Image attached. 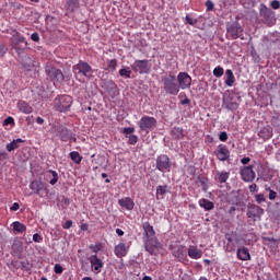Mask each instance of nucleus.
<instances>
[{"label": "nucleus", "mask_w": 280, "mask_h": 280, "mask_svg": "<svg viewBox=\"0 0 280 280\" xmlns=\"http://www.w3.org/2000/svg\"><path fill=\"white\" fill-rule=\"evenodd\" d=\"M142 229L144 231L145 240H144V248L149 255H158L163 248L159 238H156V232L154 231V226L150 224V222H144L142 224Z\"/></svg>", "instance_id": "f257e3e1"}, {"label": "nucleus", "mask_w": 280, "mask_h": 280, "mask_svg": "<svg viewBox=\"0 0 280 280\" xmlns=\"http://www.w3.org/2000/svg\"><path fill=\"white\" fill-rule=\"evenodd\" d=\"M72 71L75 78H86L88 80L93 78V68L86 61L80 60L77 65L73 66Z\"/></svg>", "instance_id": "f03ea898"}, {"label": "nucleus", "mask_w": 280, "mask_h": 280, "mask_svg": "<svg viewBox=\"0 0 280 280\" xmlns=\"http://www.w3.org/2000/svg\"><path fill=\"white\" fill-rule=\"evenodd\" d=\"M73 98L67 94L58 95L54 100V107L58 113H69Z\"/></svg>", "instance_id": "7ed1b4c3"}, {"label": "nucleus", "mask_w": 280, "mask_h": 280, "mask_svg": "<svg viewBox=\"0 0 280 280\" xmlns=\"http://www.w3.org/2000/svg\"><path fill=\"white\" fill-rule=\"evenodd\" d=\"M162 81L164 83V91L168 95L180 93V86L178 85V82H176V75L168 74L167 77H163Z\"/></svg>", "instance_id": "20e7f679"}, {"label": "nucleus", "mask_w": 280, "mask_h": 280, "mask_svg": "<svg viewBox=\"0 0 280 280\" xmlns=\"http://www.w3.org/2000/svg\"><path fill=\"white\" fill-rule=\"evenodd\" d=\"M45 71L47 78H49L54 84H62V82H65V74L62 73V70L52 66H46Z\"/></svg>", "instance_id": "39448f33"}, {"label": "nucleus", "mask_w": 280, "mask_h": 280, "mask_svg": "<svg viewBox=\"0 0 280 280\" xmlns=\"http://www.w3.org/2000/svg\"><path fill=\"white\" fill-rule=\"evenodd\" d=\"M156 118L152 116H142L138 122V126L142 132L150 135V131L156 128Z\"/></svg>", "instance_id": "423d86ee"}, {"label": "nucleus", "mask_w": 280, "mask_h": 280, "mask_svg": "<svg viewBox=\"0 0 280 280\" xmlns=\"http://www.w3.org/2000/svg\"><path fill=\"white\" fill-rule=\"evenodd\" d=\"M226 36L231 38V40H237V38H242V34L244 33V28L238 22H233L226 25Z\"/></svg>", "instance_id": "0eeeda50"}, {"label": "nucleus", "mask_w": 280, "mask_h": 280, "mask_svg": "<svg viewBox=\"0 0 280 280\" xmlns=\"http://www.w3.org/2000/svg\"><path fill=\"white\" fill-rule=\"evenodd\" d=\"M155 167L159 172H172V161L166 154H161L155 160Z\"/></svg>", "instance_id": "6e6552de"}, {"label": "nucleus", "mask_w": 280, "mask_h": 280, "mask_svg": "<svg viewBox=\"0 0 280 280\" xmlns=\"http://www.w3.org/2000/svg\"><path fill=\"white\" fill-rule=\"evenodd\" d=\"M240 175L244 183H253V180L257 178V174L255 173L253 165L242 166L240 168Z\"/></svg>", "instance_id": "1a4fd4ad"}, {"label": "nucleus", "mask_w": 280, "mask_h": 280, "mask_svg": "<svg viewBox=\"0 0 280 280\" xmlns=\"http://www.w3.org/2000/svg\"><path fill=\"white\" fill-rule=\"evenodd\" d=\"M226 244L223 246L225 253H233L235 250V244H240V237L237 236V233L235 232H229L225 234Z\"/></svg>", "instance_id": "9d476101"}, {"label": "nucleus", "mask_w": 280, "mask_h": 280, "mask_svg": "<svg viewBox=\"0 0 280 280\" xmlns=\"http://www.w3.org/2000/svg\"><path fill=\"white\" fill-rule=\"evenodd\" d=\"M12 43L15 51L18 54H21L23 49H27V40H25V37L21 35V33L16 32L12 37Z\"/></svg>", "instance_id": "9b49d317"}, {"label": "nucleus", "mask_w": 280, "mask_h": 280, "mask_svg": "<svg viewBox=\"0 0 280 280\" xmlns=\"http://www.w3.org/2000/svg\"><path fill=\"white\" fill-rule=\"evenodd\" d=\"M131 69L132 71H135L136 73H150V66H149V61L148 59L144 60H136L132 65H131Z\"/></svg>", "instance_id": "f8f14e48"}, {"label": "nucleus", "mask_w": 280, "mask_h": 280, "mask_svg": "<svg viewBox=\"0 0 280 280\" xmlns=\"http://www.w3.org/2000/svg\"><path fill=\"white\" fill-rule=\"evenodd\" d=\"M177 82L179 89L183 91L191 88V77L187 72H179L177 75Z\"/></svg>", "instance_id": "ddd939ff"}, {"label": "nucleus", "mask_w": 280, "mask_h": 280, "mask_svg": "<svg viewBox=\"0 0 280 280\" xmlns=\"http://www.w3.org/2000/svg\"><path fill=\"white\" fill-rule=\"evenodd\" d=\"M89 261L91 264V268H93V271L96 272V275H100L104 268V260L98 258L97 254H94L90 256Z\"/></svg>", "instance_id": "4468645a"}, {"label": "nucleus", "mask_w": 280, "mask_h": 280, "mask_svg": "<svg viewBox=\"0 0 280 280\" xmlns=\"http://www.w3.org/2000/svg\"><path fill=\"white\" fill-rule=\"evenodd\" d=\"M223 105L228 110H237V108H240V104L235 101L234 94H225L223 96Z\"/></svg>", "instance_id": "2eb2a0df"}, {"label": "nucleus", "mask_w": 280, "mask_h": 280, "mask_svg": "<svg viewBox=\"0 0 280 280\" xmlns=\"http://www.w3.org/2000/svg\"><path fill=\"white\" fill-rule=\"evenodd\" d=\"M30 189L32 191H34V194H36V196H39L40 198H43V191L47 190V186H45V184L43 182L35 179L30 184ZM46 194H47V191H46Z\"/></svg>", "instance_id": "dca6fc26"}, {"label": "nucleus", "mask_w": 280, "mask_h": 280, "mask_svg": "<svg viewBox=\"0 0 280 280\" xmlns=\"http://www.w3.org/2000/svg\"><path fill=\"white\" fill-rule=\"evenodd\" d=\"M264 214V208L249 203L247 207V218H261Z\"/></svg>", "instance_id": "f3484780"}, {"label": "nucleus", "mask_w": 280, "mask_h": 280, "mask_svg": "<svg viewBox=\"0 0 280 280\" xmlns=\"http://www.w3.org/2000/svg\"><path fill=\"white\" fill-rule=\"evenodd\" d=\"M215 154L219 161H229L231 156V151H229V148H226V145L221 144L218 147Z\"/></svg>", "instance_id": "a211bd4d"}, {"label": "nucleus", "mask_w": 280, "mask_h": 280, "mask_svg": "<svg viewBox=\"0 0 280 280\" xmlns=\"http://www.w3.org/2000/svg\"><path fill=\"white\" fill-rule=\"evenodd\" d=\"M114 255L118 257V259H124L126 255H128V247L126 246V243H119L114 247Z\"/></svg>", "instance_id": "6ab92c4d"}, {"label": "nucleus", "mask_w": 280, "mask_h": 280, "mask_svg": "<svg viewBox=\"0 0 280 280\" xmlns=\"http://www.w3.org/2000/svg\"><path fill=\"white\" fill-rule=\"evenodd\" d=\"M236 257L241 261H250V259H252L250 252L248 250L247 247H238L236 249Z\"/></svg>", "instance_id": "aec40b11"}, {"label": "nucleus", "mask_w": 280, "mask_h": 280, "mask_svg": "<svg viewBox=\"0 0 280 280\" xmlns=\"http://www.w3.org/2000/svg\"><path fill=\"white\" fill-rule=\"evenodd\" d=\"M16 108L20 110V113H23L24 115H31V113H34V107L30 105V103L25 101H19L16 104Z\"/></svg>", "instance_id": "412c9836"}, {"label": "nucleus", "mask_w": 280, "mask_h": 280, "mask_svg": "<svg viewBox=\"0 0 280 280\" xmlns=\"http://www.w3.org/2000/svg\"><path fill=\"white\" fill-rule=\"evenodd\" d=\"M188 257L190 259H202V249H199L196 245H189Z\"/></svg>", "instance_id": "4be33fe9"}, {"label": "nucleus", "mask_w": 280, "mask_h": 280, "mask_svg": "<svg viewBox=\"0 0 280 280\" xmlns=\"http://www.w3.org/2000/svg\"><path fill=\"white\" fill-rule=\"evenodd\" d=\"M119 207L126 209L127 211H132L135 209V201L130 197H126L118 200Z\"/></svg>", "instance_id": "5701e85b"}, {"label": "nucleus", "mask_w": 280, "mask_h": 280, "mask_svg": "<svg viewBox=\"0 0 280 280\" xmlns=\"http://www.w3.org/2000/svg\"><path fill=\"white\" fill-rule=\"evenodd\" d=\"M173 255L178 259V261H185L187 259V254H185V246L179 245L175 250H173Z\"/></svg>", "instance_id": "b1692460"}, {"label": "nucleus", "mask_w": 280, "mask_h": 280, "mask_svg": "<svg viewBox=\"0 0 280 280\" xmlns=\"http://www.w3.org/2000/svg\"><path fill=\"white\" fill-rule=\"evenodd\" d=\"M165 194H170L167 185H159L155 192L156 200H163V198H165Z\"/></svg>", "instance_id": "393cba45"}, {"label": "nucleus", "mask_w": 280, "mask_h": 280, "mask_svg": "<svg viewBox=\"0 0 280 280\" xmlns=\"http://www.w3.org/2000/svg\"><path fill=\"white\" fill-rule=\"evenodd\" d=\"M58 137H60L61 141H69L71 139V130L67 129L66 127H61L58 129Z\"/></svg>", "instance_id": "a878e982"}, {"label": "nucleus", "mask_w": 280, "mask_h": 280, "mask_svg": "<svg viewBox=\"0 0 280 280\" xmlns=\"http://www.w3.org/2000/svg\"><path fill=\"white\" fill-rule=\"evenodd\" d=\"M171 137H173V139H177V140L184 139L185 138V131L183 130L182 127H174L171 130Z\"/></svg>", "instance_id": "bb28decb"}, {"label": "nucleus", "mask_w": 280, "mask_h": 280, "mask_svg": "<svg viewBox=\"0 0 280 280\" xmlns=\"http://www.w3.org/2000/svg\"><path fill=\"white\" fill-rule=\"evenodd\" d=\"M225 85L226 86H233L235 84V74H233V70L228 69L225 71Z\"/></svg>", "instance_id": "cd10ccee"}, {"label": "nucleus", "mask_w": 280, "mask_h": 280, "mask_svg": "<svg viewBox=\"0 0 280 280\" xmlns=\"http://www.w3.org/2000/svg\"><path fill=\"white\" fill-rule=\"evenodd\" d=\"M199 207H201V209H205V211H211V210H213L215 205L212 201H210L209 199H200Z\"/></svg>", "instance_id": "c85d7f7f"}, {"label": "nucleus", "mask_w": 280, "mask_h": 280, "mask_svg": "<svg viewBox=\"0 0 280 280\" xmlns=\"http://www.w3.org/2000/svg\"><path fill=\"white\" fill-rule=\"evenodd\" d=\"M19 143H23V139L18 138L13 140L12 142L7 144V151L8 152H14V150L19 149Z\"/></svg>", "instance_id": "c756f323"}, {"label": "nucleus", "mask_w": 280, "mask_h": 280, "mask_svg": "<svg viewBox=\"0 0 280 280\" xmlns=\"http://www.w3.org/2000/svg\"><path fill=\"white\" fill-rule=\"evenodd\" d=\"M13 226V231H15V233H25V231H27V226H25V224L19 222V221H14L12 223Z\"/></svg>", "instance_id": "7c9ffc66"}, {"label": "nucleus", "mask_w": 280, "mask_h": 280, "mask_svg": "<svg viewBox=\"0 0 280 280\" xmlns=\"http://www.w3.org/2000/svg\"><path fill=\"white\" fill-rule=\"evenodd\" d=\"M67 5L70 12H74L75 10H78V8H80V0H68Z\"/></svg>", "instance_id": "2f4dec72"}, {"label": "nucleus", "mask_w": 280, "mask_h": 280, "mask_svg": "<svg viewBox=\"0 0 280 280\" xmlns=\"http://www.w3.org/2000/svg\"><path fill=\"white\" fill-rule=\"evenodd\" d=\"M70 159L73 161V163H77V165H80L82 163V156L78 151L70 152Z\"/></svg>", "instance_id": "473e14b6"}, {"label": "nucleus", "mask_w": 280, "mask_h": 280, "mask_svg": "<svg viewBox=\"0 0 280 280\" xmlns=\"http://www.w3.org/2000/svg\"><path fill=\"white\" fill-rule=\"evenodd\" d=\"M229 176H231V173L229 172H219L218 173L219 183L221 184L226 183V180H229Z\"/></svg>", "instance_id": "72a5a7b5"}, {"label": "nucleus", "mask_w": 280, "mask_h": 280, "mask_svg": "<svg viewBox=\"0 0 280 280\" xmlns=\"http://www.w3.org/2000/svg\"><path fill=\"white\" fill-rule=\"evenodd\" d=\"M90 249L92 250V253L97 254V253L104 250V244H102V243H96L94 245L92 244V245H90Z\"/></svg>", "instance_id": "f704fd0d"}, {"label": "nucleus", "mask_w": 280, "mask_h": 280, "mask_svg": "<svg viewBox=\"0 0 280 280\" xmlns=\"http://www.w3.org/2000/svg\"><path fill=\"white\" fill-rule=\"evenodd\" d=\"M272 11L268 8V7H266V4H260V15L261 16H270V13H271Z\"/></svg>", "instance_id": "c9c22d12"}, {"label": "nucleus", "mask_w": 280, "mask_h": 280, "mask_svg": "<svg viewBox=\"0 0 280 280\" xmlns=\"http://www.w3.org/2000/svg\"><path fill=\"white\" fill-rule=\"evenodd\" d=\"M213 75L215 78H222L224 75V68L218 66L213 69Z\"/></svg>", "instance_id": "e433bc0d"}, {"label": "nucleus", "mask_w": 280, "mask_h": 280, "mask_svg": "<svg viewBox=\"0 0 280 280\" xmlns=\"http://www.w3.org/2000/svg\"><path fill=\"white\" fill-rule=\"evenodd\" d=\"M119 75L121 78H130V75H132V71H130V68H122L119 70Z\"/></svg>", "instance_id": "4c0bfd02"}, {"label": "nucleus", "mask_w": 280, "mask_h": 280, "mask_svg": "<svg viewBox=\"0 0 280 280\" xmlns=\"http://www.w3.org/2000/svg\"><path fill=\"white\" fill-rule=\"evenodd\" d=\"M115 270L122 271L126 270V265H124V260H118L115 262Z\"/></svg>", "instance_id": "58836bf2"}, {"label": "nucleus", "mask_w": 280, "mask_h": 280, "mask_svg": "<svg viewBox=\"0 0 280 280\" xmlns=\"http://www.w3.org/2000/svg\"><path fill=\"white\" fill-rule=\"evenodd\" d=\"M49 173L51 174L52 178L50 179L49 184L50 185H56V183H58V172L56 171H49Z\"/></svg>", "instance_id": "ea45409f"}, {"label": "nucleus", "mask_w": 280, "mask_h": 280, "mask_svg": "<svg viewBox=\"0 0 280 280\" xmlns=\"http://www.w3.org/2000/svg\"><path fill=\"white\" fill-rule=\"evenodd\" d=\"M107 67L112 71H117V59L109 60Z\"/></svg>", "instance_id": "a19ab883"}, {"label": "nucleus", "mask_w": 280, "mask_h": 280, "mask_svg": "<svg viewBox=\"0 0 280 280\" xmlns=\"http://www.w3.org/2000/svg\"><path fill=\"white\" fill-rule=\"evenodd\" d=\"M54 272L56 275H62V272H65V268H62V265L56 264L54 267Z\"/></svg>", "instance_id": "79ce46f5"}, {"label": "nucleus", "mask_w": 280, "mask_h": 280, "mask_svg": "<svg viewBox=\"0 0 280 280\" xmlns=\"http://www.w3.org/2000/svg\"><path fill=\"white\" fill-rule=\"evenodd\" d=\"M255 200L258 205H261V202H266V197L264 194L255 195Z\"/></svg>", "instance_id": "37998d69"}, {"label": "nucleus", "mask_w": 280, "mask_h": 280, "mask_svg": "<svg viewBox=\"0 0 280 280\" xmlns=\"http://www.w3.org/2000/svg\"><path fill=\"white\" fill-rule=\"evenodd\" d=\"M138 141H139V137L135 135L129 136V140H128L129 145H136Z\"/></svg>", "instance_id": "c03bdc74"}, {"label": "nucleus", "mask_w": 280, "mask_h": 280, "mask_svg": "<svg viewBox=\"0 0 280 280\" xmlns=\"http://www.w3.org/2000/svg\"><path fill=\"white\" fill-rule=\"evenodd\" d=\"M206 8H207L208 12H211V11H213V8H215V4L213 3V1L208 0V1H206Z\"/></svg>", "instance_id": "a18cd8bd"}, {"label": "nucleus", "mask_w": 280, "mask_h": 280, "mask_svg": "<svg viewBox=\"0 0 280 280\" xmlns=\"http://www.w3.org/2000/svg\"><path fill=\"white\" fill-rule=\"evenodd\" d=\"M186 23H188V25H196V23H198L197 19H192L189 15H186Z\"/></svg>", "instance_id": "49530a36"}, {"label": "nucleus", "mask_w": 280, "mask_h": 280, "mask_svg": "<svg viewBox=\"0 0 280 280\" xmlns=\"http://www.w3.org/2000/svg\"><path fill=\"white\" fill-rule=\"evenodd\" d=\"M219 139L220 141H229V133H226V131H222L220 135H219Z\"/></svg>", "instance_id": "de8ad7c7"}, {"label": "nucleus", "mask_w": 280, "mask_h": 280, "mask_svg": "<svg viewBox=\"0 0 280 280\" xmlns=\"http://www.w3.org/2000/svg\"><path fill=\"white\" fill-rule=\"evenodd\" d=\"M12 124H14L13 117L9 116L4 119V122H3L4 126H12Z\"/></svg>", "instance_id": "09e8293b"}, {"label": "nucleus", "mask_w": 280, "mask_h": 280, "mask_svg": "<svg viewBox=\"0 0 280 280\" xmlns=\"http://www.w3.org/2000/svg\"><path fill=\"white\" fill-rule=\"evenodd\" d=\"M33 241L36 242L37 244H40V242H43V236H40V234L35 233L33 235Z\"/></svg>", "instance_id": "8fccbe9b"}, {"label": "nucleus", "mask_w": 280, "mask_h": 280, "mask_svg": "<svg viewBox=\"0 0 280 280\" xmlns=\"http://www.w3.org/2000/svg\"><path fill=\"white\" fill-rule=\"evenodd\" d=\"M124 135H132L135 132V128L126 127L122 129Z\"/></svg>", "instance_id": "3c124183"}, {"label": "nucleus", "mask_w": 280, "mask_h": 280, "mask_svg": "<svg viewBox=\"0 0 280 280\" xmlns=\"http://www.w3.org/2000/svg\"><path fill=\"white\" fill-rule=\"evenodd\" d=\"M31 40H33L34 43H38L40 40V35H38V33H33L31 35Z\"/></svg>", "instance_id": "603ef678"}, {"label": "nucleus", "mask_w": 280, "mask_h": 280, "mask_svg": "<svg viewBox=\"0 0 280 280\" xmlns=\"http://www.w3.org/2000/svg\"><path fill=\"white\" fill-rule=\"evenodd\" d=\"M269 191V200H275L277 198V191L268 188Z\"/></svg>", "instance_id": "864d4df0"}, {"label": "nucleus", "mask_w": 280, "mask_h": 280, "mask_svg": "<svg viewBox=\"0 0 280 280\" xmlns=\"http://www.w3.org/2000/svg\"><path fill=\"white\" fill-rule=\"evenodd\" d=\"M271 8H272V10H279V8H280L279 0L271 1Z\"/></svg>", "instance_id": "5fc2aeb1"}, {"label": "nucleus", "mask_w": 280, "mask_h": 280, "mask_svg": "<svg viewBox=\"0 0 280 280\" xmlns=\"http://www.w3.org/2000/svg\"><path fill=\"white\" fill-rule=\"evenodd\" d=\"M249 191H250L252 194H255L256 191H259V186H257V184H252V185L249 186Z\"/></svg>", "instance_id": "6e6d98bb"}, {"label": "nucleus", "mask_w": 280, "mask_h": 280, "mask_svg": "<svg viewBox=\"0 0 280 280\" xmlns=\"http://www.w3.org/2000/svg\"><path fill=\"white\" fill-rule=\"evenodd\" d=\"M105 85L106 86H108L109 89H117V84H115V82L114 81H107L106 83H105Z\"/></svg>", "instance_id": "4d7b16f0"}, {"label": "nucleus", "mask_w": 280, "mask_h": 280, "mask_svg": "<svg viewBox=\"0 0 280 280\" xmlns=\"http://www.w3.org/2000/svg\"><path fill=\"white\" fill-rule=\"evenodd\" d=\"M73 226V221L68 220L66 223L62 225V229H71Z\"/></svg>", "instance_id": "13d9d810"}, {"label": "nucleus", "mask_w": 280, "mask_h": 280, "mask_svg": "<svg viewBox=\"0 0 280 280\" xmlns=\"http://www.w3.org/2000/svg\"><path fill=\"white\" fill-rule=\"evenodd\" d=\"M19 209H20L19 202H14V203L11 206V208H10L11 211H19Z\"/></svg>", "instance_id": "bf43d9fd"}, {"label": "nucleus", "mask_w": 280, "mask_h": 280, "mask_svg": "<svg viewBox=\"0 0 280 280\" xmlns=\"http://www.w3.org/2000/svg\"><path fill=\"white\" fill-rule=\"evenodd\" d=\"M241 163H242L243 165H248V163H250V158H243V159L241 160Z\"/></svg>", "instance_id": "052dcab7"}, {"label": "nucleus", "mask_w": 280, "mask_h": 280, "mask_svg": "<svg viewBox=\"0 0 280 280\" xmlns=\"http://www.w3.org/2000/svg\"><path fill=\"white\" fill-rule=\"evenodd\" d=\"M36 124H38L39 126H43V124H45V119H43L42 117H37Z\"/></svg>", "instance_id": "680f3d73"}, {"label": "nucleus", "mask_w": 280, "mask_h": 280, "mask_svg": "<svg viewBox=\"0 0 280 280\" xmlns=\"http://www.w3.org/2000/svg\"><path fill=\"white\" fill-rule=\"evenodd\" d=\"M116 233L119 235V237L124 236V230L121 229H116Z\"/></svg>", "instance_id": "e2e57ef3"}, {"label": "nucleus", "mask_w": 280, "mask_h": 280, "mask_svg": "<svg viewBox=\"0 0 280 280\" xmlns=\"http://www.w3.org/2000/svg\"><path fill=\"white\" fill-rule=\"evenodd\" d=\"M69 141L75 143L78 141V138H75V136H73V133L71 132V139H69Z\"/></svg>", "instance_id": "0e129e2a"}, {"label": "nucleus", "mask_w": 280, "mask_h": 280, "mask_svg": "<svg viewBox=\"0 0 280 280\" xmlns=\"http://www.w3.org/2000/svg\"><path fill=\"white\" fill-rule=\"evenodd\" d=\"M23 67L26 71H32V66L31 65H23Z\"/></svg>", "instance_id": "69168bd1"}, {"label": "nucleus", "mask_w": 280, "mask_h": 280, "mask_svg": "<svg viewBox=\"0 0 280 280\" xmlns=\"http://www.w3.org/2000/svg\"><path fill=\"white\" fill-rule=\"evenodd\" d=\"M5 54V48L3 46H0V57Z\"/></svg>", "instance_id": "338daca9"}, {"label": "nucleus", "mask_w": 280, "mask_h": 280, "mask_svg": "<svg viewBox=\"0 0 280 280\" xmlns=\"http://www.w3.org/2000/svg\"><path fill=\"white\" fill-rule=\"evenodd\" d=\"M182 104H183V105L189 104V98H185L184 101H182Z\"/></svg>", "instance_id": "774afa93"}]
</instances>
